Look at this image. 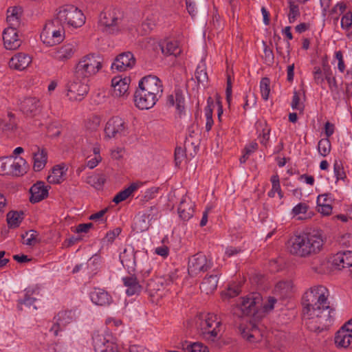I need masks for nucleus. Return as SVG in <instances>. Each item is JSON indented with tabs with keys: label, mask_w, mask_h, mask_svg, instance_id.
Here are the masks:
<instances>
[{
	"label": "nucleus",
	"mask_w": 352,
	"mask_h": 352,
	"mask_svg": "<svg viewBox=\"0 0 352 352\" xmlns=\"http://www.w3.org/2000/svg\"><path fill=\"white\" fill-rule=\"evenodd\" d=\"M346 10V5L344 3H338V4L334 6V8L332 9L331 12L332 13H338L342 14Z\"/></svg>",
	"instance_id": "nucleus-64"
},
{
	"label": "nucleus",
	"mask_w": 352,
	"mask_h": 352,
	"mask_svg": "<svg viewBox=\"0 0 352 352\" xmlns=\"http://www.w3.org/2000/svg\"><path fill=\"white\" fill-rule=\"evenodd\" d=\"M326 242L322 230L291 236L286 243L288 252L299 258L314 256L322 251Z\"/></svg>",
	"instance_id": "nucleus-2"
},
{
	"label": "nucleus",
	"mask_w": 352,
	"mask_h": 352,
	"mask_svg": "<svg viewBox=\"0 0 352 352\" xmlns=\"http://www.w3.org/2000/svg\"><path fill=\"white\" fill-rule=\"evenodd\" d=\"M3 40L5 47L9 50L18 49L22 43L16 27L10 26L3 32Z\"/></svg>",
	"instance_id": "nucleus-17"
},
{
	"label": "nucleus",
	"mask_w": 352,
	"mask_h": 352,
	"mask_svg": "<svg viewBox=\"0 0 352 352\" xmlns=\"http://www.w3.org/2000/svg\"><path fill=\"white\" fill-rule=\"evenodd\" d=\"M76 50V43H65L56 50L53 56L58 61L65 62L74 56Z\"/></svg>",
	"instance_id": "nucleus-23"
},
{
	"label": "nucleus",
	"mask_w": 352,
	"mask_h": 352,
	"mask_svg": "<svg viewBox=\"0 0 352 352\" xmlns=\"http://www.w3.org/2000/svg\"><path fill=\"white\" fill-rule=\"evenodd\" d=\"M65 166L56 165L52 170L51 174L47 177V182L50 184H60L65 180Z\"/></svg>",
	"instance_id": "nucleus-30"
},
{
	"label": "nucleus",
	"mask_w": 352,
	"mask_h": 352,
	"mask_svg": "<svg viewBox=\"0 0 352 352\" xmlns=\"http://www.w3.org/2000/svg\"><path fill=\"white\" fill-rule=\"evenodd\" d=\"M33 169L40 171L44 168L47 161V153L45 148L36 147V151L33 153Z\"/></svg>",
	"instance_id": "nucleus-28"
},
{
	"label": "nucleus",
	"mask_w": 352,
	"mask_h": 352,
	"mask_svg": "<svg viewBox=\"0 0 352 352\" xmlns=\"http://www.w3.org/2000/svg\"><path fill=\"white\" fill-rule=\"evenodd\" d=\"M135 64V58L130 52H126L119 54L112 64V69L123 72L131 69Z\"/></svg>",
	"instance_id": "nucleus-19"
},
{
	"label": "nucleus",
	"mask_w": 352,
	"mask_h": 352,
	"mask_svg": "<svg viewBox=\"0 0 352 352\" xmlns=\"http://www.w3.org/2000/svg\"><path fill=\"white\" fill-rule=\"evenodd\" d=\"M141 183H132L128 188L118 192L113 198V201L119 204L126 200L140 186Z\"/></svg>",
	"instance_id": "nucleus-34"
},
{
	"label": "nucleus",
	"mask_w": 352,
	"mask_h": 352,
	"mask_svg": "<svg viewBox=\"0 0 352 352\" xmlns=\"http://www.w3.org/2000/svg\"><path fill=\"white\" fill-rule=\"evenodd\" d=\"M329 296L325 287L318 285L310 288L302 296L303 320L312 331H321L331 324L333 309L328 301Z\"/></svg>",
	"instance_id": "nucleus-1"
},
{
	"label": "nucleus",
	"mask_w": 352,
	"mask_h": 352,
	"mask_svg": "<svg viewBox=\"0 0 352 352\" xmlns=\"http://www.w3.org/2000/svg\"><path fill=\"white\" fill-rule=\"evenodd\" d=\"M101 122V118L98 116H92L85 121V127L90 131L96 130Z\"/></svg>",
	"instance_id": "nucleus-42"
},
{
	"label": "nucleus",
	"mask_w": 352,
	"mask_h": 352,
	"mask_svg": "<svg viewBox=\"0 0 352 352\" xmlns=\"http://www.w3.org/2000/svg\"><path fill=\"white\" fill-rule=\"evenodd\" d=\"M28 165L26 161L16 156L0 159V174L2 175L21 176L26 173Z\"/></svg>",
	"instance_id": "nucleus-9"
},
{
	"label": "nucleus",
	"mask_w": 352,
	"mask_h": 352,
	"mask_svg": "<svg viewBox=\"0 0 352 352\" xmlns=\"http://www.w3.org/2000/svg\"><path fill=\"white\" fill-rule=\"evenodd\" d=\"M352 25V12H346L342 18L341 26L343 28L348 29Z\"/></svg>",
	"instance_id": "nucleus-52"
},
{
	"label": "nucleus",
	"mask_w": 352,
	"mask_h": 352,
	"mask_svg": "<svg viewBox=\"0 0 352 352\" xmlns=\"http://www.w3.org/2000/svg\"><path fill=\"white\" fill-rule=\"evenodd\" d=\"M292 107L294 109H302V104L300 103L299 94L296 91L294 92Z\"/></svg>",
	"instance_id": "nucleus-54"
},
{
	"label": "nucleus",
	"mask_w": 352,
	"mask_h": 352,
	"mask_svg": "<svg viewBox=\"0 0 352 352\" xmlns=\"http://www.w3.org/2000/svg\"><path fill=\"white\" fill-rule=\"evenodd\" d=\"M122 280L124 285L127 287L126 294L128 296H133L138 294L140 292L142 285H140L137 278L135 276L131 275L124 277Z\"/></svg>",
	"instance_id": "nucleus-29"
},
{
	"label": "nucleus",
	"mask_w": 352,
	"mask_h": 352,
	"mask_svg": "<svg viewBox=\"0 0 352 352\" xmlns=\"http://www.w3.org/2000/svg\"><path fill=\"white\" fill-rule=\"evenodd\" d=\"M318 150L320 154L324 157L327 156L331 151V143L327 139H322L319 141L318 144Z\"/></svg>",
	"instance_id": "nucleus-43"
},
{
	"label": "nucleus",
	"mask_w": 352,
	"mask_h": 352,
	"mask_svg": "<svg viewBox=\"0 0 352 352\" xmlns=\"http://www.w3.org/2000/svg\"><path fill=\"white\" fill-rule=\"evenodd\" d=\"M155 252L157 254H158L164 258H166L168 255L169 249L167 246L163 245L162 247L157 248L155 250Z\"/></svg>",
	"instance_id": "nucleus-61"
},
{
	"label": "nucleus",
	"mask_w": 352,
	"mask_h": 352,
	"mask_svg": "<svg viewBox=\"0 0 352 352\" xmlns=\"http://www.w3.org/2000/svg\"><path fill=\"white\" fill-rule=\"evenodd\" d=\"M262 296L258 293H251L240 299L232 308L233 314L238 318L251 317L263 305Z\"/></svg>",
	"instance_id": "nucleus-6"
},
{
	"label": "nucleus",
	"mask_w": 352,
	"mask_h": 352,
	"mask_svg": "<svg viewBox=\"0 0 352 352\" xmlns=\"http://www.w3.org/2000/svg\"><path fill=\"white\" fill-rule=\"evenodd\" d=\"M24 219V212L22 210H11L6 215V221L10 228H18Z\"/></svg>",
	"instance_id": "nucleus-33"
},
{
	"label": "nucleus",
	"mask_w": 352,
	"mask_h": 352,
	"mask_svg": "<svg viewBox=\"0 0 352 352\" xmlns=\"http://www.w3.org/2000/svg\"><path fill=\"white\" fill-rule=\"evenodd\" d=\"M157 21L154 18H147L142 23V27L145 32L147 33L152 30L156 25Z\"/></svg>",
	"instance_id": "nucleus-50"
},
{
	"label": "nucleus",
	"mask_w": 352,
	"mask_h": 352,
	"mask_svg": "<svg viewBox=\"0 0 352 352\" xmlns=\"http://www.w3.org/2000/svg\"><path fill=\"white\" fill-rule=\"evenodd\" d=\"M335 343L342 348H347L352 345V319L344 324L336 333Z\"/></svg>",
	"instance_id": "nucleus-16"
},
{
	"label": "nucleus",
	"mask_w": 352,
	"mask_h": 352,
	"mask_svg": "<svg viewBox=\"0 0 352 352\" xmlns=\"http://www.w3.org/2000/svg\"><path fill=\"white\" fill-rule=\"evenodd\" d=\"M38 232L36 230H30L22 234L23 243L29 246H34L39 242Z\"/></svg>",
	"instance_id": "nucleus-38"
},
{
	"label": "nucleus",
	"mask_w": 352,
	"mask_h": 352,
	"mask_svg": "<svg viewBox=\"0 0 352 352\" xmlns=\"http://www.w3.org/2000/svg\"><path fill=\"white\" fill-rule=\"evenodd\" d=\"M321 69L322 71V74H324L325 79L329 80V76H332L333 74L330 66L328 64L324 63L322 65V67L321 68Z\"/></svg>",
	"instance_id": "nucleus-63"
},
{
	"label": "nucleus",
	"mask_w": 352,
	"mask_h": 352,
	"mask_svg": "<svg viewBox=\"0 0 352 352\" xmlns=\"http://www.w3.org/2000/svg\"><path fill=\"white\" fill-rule=\"evenodd\" d=\"M32 62V58L30 54L18 52L10 59L9 67L15 70L23 71L27 69Z\"/></svg>",
	"instance_id": "nucleus-21"
},
{
	"label": "nucleus",
	"mask_w": 352,
	"mask_h": 352,
	"mask_svg": "<svg viewBox=\"0 0 352 352\" xmlns=\"http://www.w3.org/2000/svg\"><path fill=\"white\" fill-rule=\"evenodd\" d=\"M257 148L258 144L255 142H252L245 147L244 151L246 152V155H250L256 151Z\"/></svg>",
	"instance_id": "nucleus-62"
},
{
	"label": "nucleus",
	"mask_w": 352,
	"mask_h": 352,
	"mask_svg": "<svg viewBox=\"0 0 352 352\" xmlns=\"http://www.w3.org/2000/svg\"><path fill=\"white\" fill-rule=\"evenodd\" d=\"M195 78L199 83L207 82L208 77L205 65H199L195 72Z\"/></svg>",
	"instance_id": "nucleus-44"
},
{
	"label": "nucleus",
	"mask_w": 352,
	"mask_h": 352,
	"mask_svg": "<svg viewBox=\"0 0 352 352\" xmlns=\"http://www.w3.org/2000/svg\"><path fill=\"white\" fill-rule=\"evenodd\" d=\"M130 78L116 76L111 80L113 87V95L116 97H124L129 95Z\"/></svg>",
	"instance_id": "nucleus-22"
},
{
	"label": "nucleus",
	"mask_w": 352,
	"mask_h": 352,
	"mask_svg": "<svg viewBox=\"0 0 352 352\" xmlns=\"http://www.w3.org/2000/svg\"><path fill=\"white\" fill-rule=\"evenodd\" d=\"M102 58L96 54H89L82 56L76 65L74 72L80 76L89 79L101 70Z\"/></svg>",
	"instance_id": "nucleus-7"
},
{
	"label": "nucleus",
	"mask_w": 352,
	"mask_h": 352,
	"mask_svg": "<svg viewBox=\"0 0 352 352\" xmlns=\"http://www.w3.org/2000/svg\"><path fill=\"white\" fill-rule=\"evenodd\" d=\"M127 129L128 125L124 120L120 117L114 116L106 123L104 134L108 138H118L124 135Z\"/></svg>",
	"instance_id": "nucleus-12"
},
{
	"label": "nucleus",
	"mask_w": 352,
	"mask_h": 352,
	"mask_svg": "<svg viewBox=\"0 0 352 352\" xmlns=\"http://www.w3.org/2000/svg\"><path fill=\"white\" fill-rule=\"evenodd\" d=\"M185 155L184 150L182 147H177L175 151V161L176 165L181 164Z\"/></svg>",
	"instance_id": "nucleus-53"
},
{
	"label": "nucleus",
	"mask_w": 352,
	"mask_h": 352,
	"mask_svg": "<svg viewBox=\"0 0 352 352\" xmlns=\"http://www.w3.org/2000/svg\"><path fill=\"white\" fill-rule=\"evenodd\" d=\"M164 289L162 279L159 277L151 278L146 285V291L153 302H157L162 296Z\"/></svg>",
	"instance_id": "nucleus-20"
},
{
	"label": "nucleus",
	"mask_w": 352,
	"mask_h": 352,
	"mask_svg": "<svg viewBox=\"0 0 352 352\" xmlns=\"http://www.w3.org/2000/svg\"><path fill=\"white\" fill-rule=\"evenodd\" d=\"M289 4L288 20L289 23H294L300 16L299 6L294 0H287Z\"/></svg>",
	"instance_id": "nucleus-39"
},
{
	"label": "nucleus",
	"mask_w": 352,
	"mask_h": 352,
	"mask_svg": "<svg viewBox=\"0 0 352 352\" xmlns=\"http://www.w3.org/2000/svg\"><path fill=\"white\" fill-rule=\"evenodd\" d=\"M61 23L69 26L78 28L85 22V17L81 10L74 6H68L60 10L57 15Z\"/></svg>",
	"instance_id": "nucleus-11"
},
{
	"label": "nucleus",
	"mask_w": 352,
	"mask_h": 352,
	"mask_svg": "<svg viewBox=\"0 0 352 352\" xmlns=\"http://www.w3.org/2000/svg\"><path fill=\"white\" fill-rule=\"evenodd\" d=\"M162 52L165 56H174L175 57L179 55L182 50L179 46L177 41H168L161 45Z\"/></svg>",
	"instance_id": "nucleus-32"
},
{
	"label": "nucleus",
	"mask_w": 352,
	"mask_h": 352,
	"mask_svg": "<svg viewBox=\"0 0 352 352\" xmlns=\"http://www.w3.org/2000/svg\"><path fill=\"white\" fill-rule=\"evenodd\" d=\"M119 14L115 9H108L101 12L100 21L105 27V30L110 34L119 31Z\"/></svg>",
	"instance_id": "nucleus-15"
},
{
	"label": "nucleus",
	"mask_w": 352,
	"mask_h": 352,
	"mask_svg": "<svg viewBox=\"0 0 352 352\" xmlns=\"http://www.w3.org/2000/svg\"><path fill=\"white\" fill-rule=\"evenodd\" d=\"M309 209V206L306 203H299L292 210L293 216H297L300 214H306Z\"/></svg>",
	"instance_id": "nucleus-49"
},
{
	"label": "nucleus",
	"mask_w": 352,
	"mask_h": 352,
	"mask_svg": "<svg viewBox=\"0 0 352 352\" xmlns=\"http://www.w3.org/2000/svg\"><path fill=\"white\" fill-rule=\"evenodd\" d=\"M195 204L187 195H184L178 207L179 217L184 221H188L192 217L194 213Z\"/></svg>",
	"instance_id": "nucleus-24"
},
{
	"label": "nucleus",
	"mask_w": 352,
	"mask_h": 352,
	"mask_svg": "<svg viewBox=\"0 0 352 352\" xmlns=\"http://www.w3.org/2000/svg\"><path fill=\"white\" fill-rule=\"evenodd\" d=\"M175 102L178 113L181 115L184 111V98L182 95V91L180 90H177L175 91Z\"/></svg>",
	"instance_id": "nucleus-46"
},
{
	"label": "nucleus",
	"mask_w": 352,
	"mask_h": 352,
	"mask_svg": "<svg viewBox=\"0 0 352 352\" xmlns=\"http://www.w3.org/2000/svg\"><path fill=\"white\" fill-rule=\"evenodd\" d=\"M271 182L272 184V190L268 192V195L270 197H274L276 192H278L280 198L283 197L280 186V181H279V177L278 175H274L272 176L271 177Z\"/></svg>",
	"instance_id": "nucleus-40"
},
{
	"label": "nucleus",
	"mask_w": 352,
	"mask_h": 352,
	"mask_svg": "<svg viewBox=\"0 0 352 352\" xmlns=\"http://www.w3.org/2000/svg\"><path fill=\"white\" fill-rule=\"evenodd\" d=\"M212 266L211 262L202 253L192 256L188 261V272L190 276H197L200 272L208 270Z\"/></svg>",
	"instance_id": "nucleus-13"
},
{
	"label": "nucleus",
	"mask_w": 352,
	"mask_h": 352,
	"mask_svg": "<svg viewBox=\"0 0 352 352\" xmlns=\"http://www.w3.org/2000/svg\"><path fill=\"white\" fill-rule=\"evenodd\" d=\"M241 292L240 287L237 285L230 286L228 287V291L226 292V295L229 298H234L239 295Z\"/></svg>",
	"instance_id": "nucleus-55"
},
{
	"label": "nucleus",
	"mask_w": 352,
	"mask_h": 352,
	"mask_svg": "<svg viewBox=\"0 0 352 352\" xmlns=\"http://www.w3.org/2000/svg\"><path fill=\"white\" fill-rule=\"evenodd\" d=\"M226 100L228 103L230 104L231 98H232V82L230 76H228L227 78V87H226Z\"/></svg>",
	"instance_id": "nucleus-59"
},
{
	"label": "nucleus",
	"mask_w": 352,
	"mask_h": 352,
	"mask_svg": "<svg viewBox=\"0 0 352 352\" xmlns=\"http://www.w3.org/2000/svg\"><path fill=\"white\" fill-rule=\"evenodd\" d=\"M336 58L338 60V69L341 72H343L345 69V65L344 63L343 56H342V53L341 51H338L336 52Z\"/></svg>",
	"instance_id": "nucleus-57"
},
{
	"label": "nucleus",
	"mask_w": 352,
	"mask_h": 352,
	"mask_svg": "<svg viewBox=\"0 0 352 352\" xmlns=\"http://www.w3.org/2000/svg\"><path fill=\"white\" fill-rule=\"evenodd\" d=\"M162 92L161 80L155 76H146L139 82L134 94L135 104L140 109H149L156 104Z\"/></svg>",
	"instance_id": "nucleus-3"
},
{
	"label": "nucleus",
	"mask_w": 352,
	"mask_h": 352,
	"mask_svg": "<svg viewBox=\"0 0 352 352\" xmlns=\"http://www.w3.org/2000/svg\"><path fill=\"white\" fill-rule=\"evenodd\" d=\"M314 79L316 84L322 85L324 81V76L320 67H315L314 69Z\"/></svg>",
	"instance_id": "nucleus-51"
},
{
	"label": "nucleus",
	"mask_w": 352,
	"mask_h": 352,
	"mask_svg": "<svg viewBox=\"0 0 352 352\" xmlns=\"http://www.w3.org/2000/svg\"><path fill=\"white\" fill-rule=\"evenodd\" d=\"M106 182L104 175L95 174L87 177L86 182L96 189H101Z\"/></svg>",
	"instance_id": "nucleus-36"
},
{
	"label": "nucleus",
	"mask_w": 352,
	"mask_h": 352,
	"mask_svg": "<svg viewBox=\"0 0 352 352\" xmlns=\"http://www.w3.org/2000/svg\"><path fill=\"white\" fill-rule=\"evenodd\" d=\"M339 244L342 248L352 249V234H345L340 236Z\"/></svg>",
	"instance_id": "nucleus-47"
},
{
	"label": "nucleus",
	"mask_w": 352,
	"mask_h": 352,
	"mask_svg": "<svg viewBox=\"0 0 352 352\" xmlns=\"http://www.w3.org/2000/svg\"><path fill=\"white\" fill-rule=\"evenodd\" d=\"M89 79L74 72L72 80L67 83V96L72 101H80L89 91Z\"/></svg>",
	"instance_id": "nucleus-10"
},
{
	"label": "nucleus",
	"mask_w": 352,
	"mask_h": 352,
	"mask_svg": "<svg viewBox=\"0 0 352 352\" xmlns=\"http://www.w3.org/2000/svg\"><path fill=\"white\" fill-rule=\"evenodd\" d=\"M317 208L318 211L324 215H329L332 212V207L329 204L317 205Z\"/></svg>",
	"instance_id": "nucleus-56"
},
{
	"label": "nucleus",
	"mask_w": 352,
	"mask_h": 352,
	"mask_svg": "<svg viewBox=\"0 0 352 352\" xmlns=\"http://www.w3.org/2000/svg\"><path fill=\"white\" fill-rule=\"evenodd\" d=\"M31 196L30 201L32 203H37L44 199L48 195L47 187L44 182H38L34 184L30 190Z\"/></svg>",
	"instance_id": "nucleus-25"
},
{
	"label": "nucleus",
	"mask_w": 352,
	"mask_h": 352,
	"mask_svg": "<svg viewBox=\"0 0 352 352\" xmlns=\"http://www.w3.org/2000/svg\"><path fill=\"white\" fill-rule=\"evenodd\" d=\"M236 326L241 337L249 342H258L263 338L259 324L252 317L239 318Z\"/></svg>",
	"instance_id": "nucleus-8"
},
{
	"label": "nucleus",
	"mask_w": 352,
	"mask_h": 352,
	"mask_svg": "<svg viewBox=\"0 0 352 352\" xmlns=\"http://www.w3.org/2000/svg\"><path fill=\"white\" fill-rule=\"evenodd\" d=\"M218 277L217 275H210L204 278L200 285L203 293L210 294L214 292L217 287Z\"/></svg>",
	"instance_id": "nucleus-31"
},
{
	"label": "nucleus",
	"mask_w": 352,
	"mask_h": 352,
	"mask_svg": "<svg viewBox=\"0 0 352 352\" xmlns=\"http://www.w3.org/2000/svg\"><path fill=\"white\" fill-rule=\"evenodd\" d=\"M195 322L199 335L206 340L214 341L221 331V320L214 314H197Z\"/></svg>",
	"instance_id": "nucleus-4"
},
{
	"label": "nucleus",
	"mask_w": 352,
	"mask_h": 352,
	"mask_svg": "<svg viewBox=\"0 0 352 352\" xmlns=\"http://www.w3.org/2000/svg\"><path fill=\"white\" fill-rule=\"evenodd\" d=\"M92 223H80L76 227V232L77 233L80 232H85L87 233L89 230L93 227Z\"/></svg>",
	"instance_id": "nucleus-58"
},
{
	"label": "nucleus",
	"mask_w": 352,
	"mask_h": 352,
	"mask_svg": "<svg viewBox=\"0 0 352 352\" xmlns=\"http://www.w3.org/2000/svg\"><path fill=\"white\" fill-rule=\"evenodd\" d=\"M41 39L47 46L60 43L65 38V29L58 16L46 21L41 33Z\"/></svg>",
	"instance_id": "nucleus-5"
},
{
	"label": "nucleus",
	"mask_w": 352,
	"mask_h": 352,
	"mask_svg": "<svg viewBox=\"0 0 352 352\" xmlns=\"http://www.w3.org/2000/svg\"><path fill=\"white\" fill-rule=\"evenodd\" d=\"M109 335L105 336L104 332L96 331L94 333L93 344L96 352H118V346L110 340Z\"/></svg>",
	"instance_id": "nucleus-14"
},
{
	"label": "nucleus",
	"mask_w": 352,
	"mask_h": 352,
	"mask_svg": "<svg viewBox=\"0 0 352 352\" xmlns=\"http://www.w3.org/2000/svg\"><path fill=\"white\" fill-rule=\"evenodd\" d=\"M20 109L28 118H34L41 110L40 100L35 97H28L21 102Z\"/></svg>",
	"instance_id": "nucleus-18"
},
{
	"label": "nucleus",
	"mask_w": 352,
	"mask_h": 352,
	"mask_svg": "<svg viewBox=\"0 0 352 352\" xmlns=\"http://www.w3.org/2000/svg\"><path fill=\"white\" fill-rule=\"evenodd\" d=\"M189 352H209L208 348L200 342H194L187 346Z\"/></svg>",
	"instance_id": "nucleus-48"
},
{
	"label": "nucleus",
	"mask_w": 352,
	"mask_h": 352,
	"mask_svg": "<svg viewBox=\"0 0 352 352\" xmlns=\"http://www.w3.org/2000/svg\"><path fill=\"white\" fill-rule=\"evenodd\" d=\"M101 160V157L100 155L95 156L94 158L88 160L86 162V166L89 168L92 169L95 168Z\"/></svg>",
	"instance_id": "nucleus-60"
},
{
	"label": "nucleus",
	"mask_w": 352,
	"mask_h": 352,
	"mask_svg": "<svg viewBox=\"0 0 352 352\" xmlns=\"http://www.w3.org/2000/svg\"><path fill=\"white\" fill-rule=\"evenodd\" d=\"M7 21L10 26L16 27L19 24V19L21 16L22 9L21 7H12L8 11Z\"/></svg>",
	"instance_id": "nucleus-35"
},
{
	"label": "nucleus",
	"mask_w": 352,
	"mask_h": 352,
	"mask_svg": "<svg viewBox=\"0 0 352 352\" xmlns=\"http://www.w3.org/2000/svg\"><path fill=\"white\" fill-rule=\"evenodd\" d=\"M270 80L268 78H263L260 82V89L262 98L267 100L270 93Z\"/></svg>",
	"instance_id": "nucleus-41"
},
{
	"label": "nucleus",
	"mask_w": 352,
	"mask_h": 352,
	"mask_svg": "<svg viewBox=\"0 0 352 352\" xmlns=\"http://www.w3.org/2000/svg\"><path fill=\"white\" fill-rule=\"evenodd\" d=\"M332 262L339 269L352 266V250L338 252L333 256Z\"/></svg>",
	"instance_id": "nucleus-26"
},
{
	"label": "nucleus",
	"mask_w": 352,
	"mask_h": 352,
	"mask_svg": "<svg viewBox=\"0 0 352 352\" xmlns=\"http://www.w3.org/2000/svg\"><path fill=\"white\" fill-rule=\"evenodd\" d=\"M74 318V313L72 311H60L55 319L58 321L59 324L62 327H65L67 324L71 323Z\"/></svg>",
	"instance_id": "nucleus-37"
},
{
	"label": "nucleus",
	"mask_w": 352,
	"mask_h": 352,
	"mask_svg": "<svg viewBox=\"0 0 352 352\" xmlns=\"http://www.w3.org/2000/svg\"><path fill=\"white\" fill-rule=\"evenodd\" d=\"M91 301L100 306L109 305L111 302V297L107 292L102 289L95 288L90 294Z\"/></svg>",
	"instance_id": "nucleus-27"
},
{
	"label": "nucleus",
	"mask_w": 352,
	"mask_h": 352,
	"mask_svg": "<svg viewBox=\"0 0 352 352\" xmlns=\"http://www.w3.org/2000/svg\"><path fill=\"white\" fill-rule=\"evenodd\" d=\"M36 300V298L25 295L24 299L19 302L18 307L19 309L23 310L24 307L31 308V306H32L33 309H36L37 307L34 305Z\"/></svg>",
	"instance_id": "nucleus-45"
}]
</instances>
